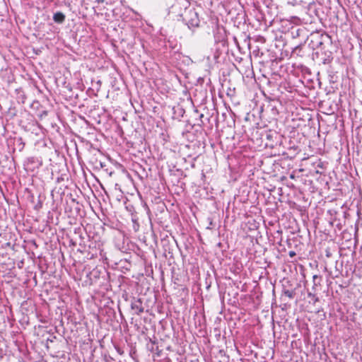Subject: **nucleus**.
I'll return each mask as SVG.
<instances>
[{"label": "nucleus", "instance_id": "1", "mask_svg": "<svg viewBox=\"0 0 362 362\" xmlns=\"http://www.w3.org/2000/svg\"><path fill=\"white\" fill-rule=\"evenodd\" d=\"M53 20L56 23H62L65 20V16L62 12H57V13L54 14Z\"/></svg>", "mask_w": 362, "mask_h": 362}, {"label": "nucleus", "instance_id": "2", "mask_svg": "<svg viewBox=\"0 0 362 362\" xmlns=\"http://www.w3.org/2000/svg\"><path fill=\"white\" fill-rule=\"evenodd\" d=\"M132 308L136 310V313L138 315H139L144 312V308L142 307V305L141 304L139 305H135L132 306Z\"/></svg>", "mask_w": 362, "mask_h": 362}, {"label": "nucleus", "instance_id": "4", "mask_svg": "<svg viewBox=\"0 0 362 362\" xmlns=\"http://www.w3.org/2000/svg\"><path fill=\"white\" fill-rule=\"evenodd\" d=\"M105 0H96L95 1V3H97L98 4H100V3H103L105 2Z\"/></svg>", "mask_w": 362, "mask_h": 362}, {"label": "nucleus", "instance_id": "5", "mask_svg": "<svg viewBox=\"0 0 362 362\" xmlns=\"http://www.w3.org/2000/svg\"><path fill=\"white\" fill-rule=\"evenodd\" d=\"M295 255H296V254H295V252H289V255H290L291 257H293Z\"/></svg>", "mask_w": 362, "mask_h": 362}, {"label": "nucleus", "instance_id": "3", "mask_svg": "<svg viewBox=\"0 0 362 362\" xmlns=\"http://www.w3.org/2000/svg\"><path fill=\"white\" fill-rule=\"evenodd\" d=\"M284 294L288 296L289 298H293V291H284Z\"/></svg>", "mask_w": 362, "mask_h": 362}]
</instances>
